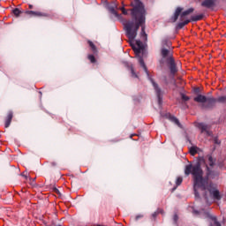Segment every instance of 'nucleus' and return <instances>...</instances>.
<instances>
[{
	"label": "nucleus",
	"mask_w": 226,
	"mask_h": 226,
	"mask_svg": "<svg viewBox=\"0 0 226 226\" xmlns=\"http://www.w3.org/2000/svg\"><path fill=\"white\" fill-rule=\"evenodd\" d=\"M131 6L132 7L130 10L132 20H127L124 24L125 34L131 41H133L137 38L139 29L141 27V37L145 41H147V34H146V15H147V11H146V6L140 0H133Z\"/></svg>",
	"instance_id": "f257e3e1"
},
{
	"label": "nucleus",
	"mask_w": 226,
	"mask_h": 226,
	"mask_svg": "<svg viewBox=\"0 0 226 226\" xmlns=\"http://www.w3.org/2000/svg\"><path fill=\"white\" fill-rule=\"evenodd\" d=\"M185 176H190L192 174L193 177V190L194 195L196 199H200V195L199 194V188L202 192H209L210 197L214 199V200H222V194L218 190L216 185L212 182H208L207 179H204L202 176H204V172L202 171V168L200 167V163L196 162L195 164H187L185 169Z\"/></svg>",
	"instance_id": "f03ea898"
},
{
	"label": "nucleus",
	"mask_w": 226,
	"mask_h": 226,
	"mask_svg": "<svg viewBox=\"0 0 226 226\" xmlns=\"http://www.w3.org/2000/svg\"><path fill=\"white\" fill-rule=\"evenodd\" d=\"M161 56L169 65L171 75H176L177 72V65L174 59V51L172 50V42L169 39H162L161 43Z\"/></svg>",
	"instance_id": "7ed1b4c3"
},
{
	"label": "nucleus",
	"mask_w": 226,
	"mask_h": 226,
	"mask_svg": "<svg viewBox=\"0 0 226 226\" xmlns=\"http://www.w3.org/2000/svg\"><path fill=\"white\" fill-rule=\"evenodd\" d=\"M183 10H184L183 7H177L175 11L173 17L171 18L172 22H177V19H179V16H180L181 22H179L177 25V29H183L185 26H188V24H190L192 20L190 19L185 20V19H186L187 15H190V13H193V11H195L194 8H189L185 11H183Z\"/></svg>",
	"instance_id": "20e7f679"
},
{
	"label": "nucleus",
	"mask_w": 226,
	"mask_h": 226,
	"mask_svg": "<svg viewBox=\"0 0 226 226\" xmlns=\"http://www.w3.org/2000/svg\"><path fill=\"white\" fill-rule=\"evenodd\" d=\"M204 162L207 164H206V169H207V178H203V179H215V177H218V176H220V173H218V171H215L213 170H211V168L215 167V165H216V159L213 157V155L208 154L207 155V159H204V157H200V162H198V163L200 162ZM210 167V168H209Z\"/></svg>",
	"instance_id": "39448f33"
},
{
	"label": "nucleus",
	"mask_w": 226,
	"mask_h": 226,
	"mask_svg": "<svg viewBox=\"0 0 226 226\" xmlns=\"http://www.w3.org/2000/svg\"><path fill=\"white\" fill-rule=\"evenodd\" d=\"M193 100L196 103H208V107H213V105L216 103V99L215 97H207L202 94H198Z\"/></svg>",
	"instance_id": "423d86ee"
},
{
	"label": "nucleus",
	"mask_w": 226,
	"mask_h": 226,
	"mask_svg": "<svg viewBox=\"0 0 226 226\" xmlns=\"http://www.w3.org/2000/svg\"><path fill=\"white\" fill-rule=\"evenodd\" d=\"M25 14L28 15V17H35L38 19H49V17H50V14L40 11H26Z\"/></svg>",
	"instance_id": "0eeeda50"
},
{
	"label": "nucleus",
	"mask_w": 226,
	"mask_h": 226,
	"mask_svg": "<svg viewBox=\"0 0 226 226\" xmlns=\"http://www.w3.org/2000/svg\"><path fill=\"white\" fill-rule=\"evenodd\" d=\"M149 80L152 83L154 89L155 91V94L158 98V103L159 105L162 104V96H163V91H162V88H160V87L156 84V82H154V79H153V78L149 77Z\"/></svg>",
	"instance_id": "6e6552de"
},
{
	"label": "nucleus",
	"mask_w": 226,
	"mask_h": 226,
	"mask_svg": "<svg viewBox=\"0 0 226 226\" xmlns=\"http://www.w3.org/2000/svg\"><path fill=\"white\" fill-rule=\"evenodd\" d=\"M197 128L200 130L201 133H204L207 137H211L213 135V132L210 131L209 125L204 124V123H199L197 124Z\"/></svg>",
	"instance_id": "1a4fd4ad"
},
{
	"label": "nucleus",
	"mask_w": 226,
	"mask_h": 226,
	"mask_svg": "<svg viewBox=\"0 0 226 226\" xmlns=\"http://www.w3.org/2000/svg\"><path fill=\"white\" fill-rule=\"evenodd\" d=\"M12 119H13V111H9L7 113V117H5V122H4L5 128H10V124H11Z\"/></svg>",
	"instance_id": "9d476101"
},
{
	"label": "nucleus",
	"mask_w": 226,
	"mask_h": 226,
	"mask_svg": "<svg viewBox=\"0 0 226 226\" xmlns=\"http://www.w3.org/2000/svg\"><path fill=\"white\" fill-rule=\"evenodd\" d=\"M136 47H132L135 54H140L142 50H144V43H142L139 40L136 41Z\"/></svg>",
	"instance_id": "9b49d317"
},
{
	"label": "nucleus",
	"mask_w": 226,
	"mask_h": 226,
	"mask_svg": "<svg viewBox=\"0 0 226 226\" xmlns=\"http://www.w3.org/2000/svg\"><path fill=\"white\" fill-rule=\"evenodd\" d=\"M189 153L192 156H195V154H200L202 153V149L199 148L197 146L189 147Z\"/></svg>",
	"instance_id": "f8f14e48"
},
{
	"label": "nucleus",
	"mask_w": 226,
	"mask_h": 226,
	"mask_svg": "<svg viewBox=\"0 0 226 226\" xmlns=\"http://www.w3.org/2000/svg\"><path fill=\"white\" fill-rule=\"evenodd\" d=\"M201 6L203 8H213V6H215V0H204L201 3Z\"/></svg>",
	"instance_id": "ddd939ff"
},
{
	"label": "nucleus",
	"mask_w": 226,
	"mask_h": 226,
	"mask_svg": "<svg viewBox=\"0 0 226 226\" xmlns=\"http://www.w3.org/2000/svg\"><path fill=\"white\" fill-rule=\"evenodd\" d=\"M138 61H139L141 68H143L145 73H147V77H149V71H147V66H146V63H144V58H142V56H139L138 58Z\"/></svg>",
	"instance_id": "4468645a"
},
{
	"label": "nucleus",
	"mask_w": 226,
	"mask_h": 226,
	"mask_svg": "<svg viewBox=\"0 0 226 226\" xmlns=\"http://www.w3.org/2000/svg\"><path fill=\"white\" fill-rule=\"evenodd\" d=\"M204 19V14H199V15H194L191 17V22H199V20H202Z\"/></svg>",
	"instance_id": "2eb2a0df"
},
{
	"label": "nucleus",
	"mask_w": 226,
	"mask_h": 226,
	"mask_svg": "<svg viewBox=\"0 0 226 226\" xmlns=\"http://www.w3.org/2000/svg\"><path fill=\"white\" fill-rule=\"evenodd\" d=\"M87 43H88L92 52H94V54H98V49H96V45H94V43L91 41H87Z\"/></svg>",
	"instance_id": "dca6fc26"
},
{
	"label": "nucleus",
	"mask_w": 226,
	"mask_h": 226,
	"mask_svg": "<svg viewBox=\"0 0 226 226\" xmlns=\"http://www.w3.org/2000/svg\"><path fill=\"white\" fill-rule=\"evenodd\" d=\"M170 121H171V123H174L175 124H177V126H181V123H179V119H177V117H176L174 116H170Z\"/></svg>",
	"instance_id": "f3484780"
},
{
	"label": "nucleus",
	"mask_w": 226,
	"mask_h": 226,
	"mask_svg": "<svg viewBox=\"0 0 226 226\" xmlns=\"http://www.w3.org/2000/svg\"><path fill=\"white\" fill-rule=\"evenodd\" d=\"M130 70H131V73H132V77H133L134 79H139V76L137 75V73H135V69H133V65H130Z\"/></svg>",
	"instance_id": "a211bd4d"
},
{
	"label": "nucleus",
	"mask_w": 226,
	"mask_h": 226,
	"mask_svg": "<svg viewBox=\"0 0 226 226\" xmlns=\"http://www.w3.org/2000/svg\"><path fill=\"white\" fill-rule=\"evenodd\" d=\"M12 13L15 15V17H20V14L22 13V11H20V9H19V8H15L12 11Z\"/></svg>",
	"instance_id": "6ab92c4d"
},
{
	"label": "nucleus",
	"mask_w": 226,
	"mask_h": 226,
	"mask_svg": "<svg viewBox=\"0 0 226 226\" xmlns=\"http://www.w3.org/2000/svg\"><path fill=\"white\" fill-rule=\"evenodd\" d=\"M163 215V210L162 209H158L156 212H154V214H152L153 218H156V216H158V215Z\"/></svg>",
	"instance_id": "aec40b11"
},
{
	"label": "nucleus",
	"mask_w": 226,
	"mask_h": 226,
	"mask_svg": "<svg viewBox=\"0 0 226 226\" xmlns=\"http://www.w3.org/2000/svg\"><path fill=\"white\" fill-rule=\"evenodd\" d=\"M216 102H219V103H225L226 96H221V97L217 98Z\"/></svg>",
	"instance_id": "412c9836"
},
{
	"label": "nucleus",
	"mask_w": 226,
	"mask_h": 226,
	"mask_svg": "<svg viewBox=\"0 0 226 226\" xmlns=\"http://www.w3.org/2000/svg\"><path fill=\"white\" fill-rule=\"evenodd\" d=\"M87 57H88L90 63H92V64L96 63V58L93 55H88Z\"/></svg>",
	"instance_id": "4be33fe9"
},
{
	"label": "nucleus",
	"mask_w": 226,
	"mask_h": 226,
	"mask_svg": "<svg viewBox=\"0 0 226 226\" xmlns=\"http://www.w3.org/2000/svg\"><path fill=\"white\" fill-rule=\"evenodd\" d=\"M181 183H183V177H178L177 178V180H176V185H177V186L181 185Z\"/></svg>",
	"instance_id": "5701e85b"
},
{
	"label": "nucleus",
	"mask_w": 226,
	"mask_h": 226,
	"mask_svg": "<svg viewBox=\"0 0 226 226\" xmlns=\"http://www.w3.org/2000/svg\"><path fill=\"white\" fill-rule=\"evenodd\" d=\"M181 98L183 102H188L190 100V97L185 95V94H181Z\"/></svg>",
	"instance_id": "b1692460"
},
{
	"label": "nucleus",
	"mask_w": 226,
	"mask_h": 226,
	"mask_svg": "<svg viewBox=\"0 0 226 226\" xmlns=\"http://www.w3.org/2000/svg\"><path fill=\"white\" fill-rule=\"evenodd\" d=\"M111 13L117 17V19H121V15L117 13V11L114 9L111 10Z\"/></svg>",
	"instance_id": "393cba45"
},
{
	"label": "nucleus",
	"mask_w": 226,
	"mask_h": 226,
	"mask_svg": "<svg viewBox=\"0 0 226 226\" xmlns=\"http://www.w3.org/2000/svg\"><path fill=\"white\" fill-rule=\"evenodd\" d=\"M120 10H121L123 15H128V11H130V10H132V9L126 10L124 7H121Z\"/></svg>",
	"instance_id": "a878e982"
},
{
	"label": "nucleus",
	"mask_w": 226,
	"mask_h": 226,
	"mask_svg": "<svg viewBox=\"0 0 226 226\" xmlns=\"http://www.w3.org/2000/svg\"><path fill=\"white\" fill-rule=\"evenodd\" d=\"M52 192H54V193H56L57 195H61V192H59V189H57L56 187H53Z\"/></svg>",
	"instance_id": "bb28decb"
},
{
	"label": "nucleus",
	"mask_w": 226,
	"mask_h": 226,
	"mask_svg": "<svg viewBox=\"0 0 226 226\" xmlns=\"http://www.w3.org/2000/svg\"><path fill=\"white\" fill-rule=\"evenodd\" d=\"M193 93L195 94H200V87L193 88Z\"/></svg>",
	"instance_id": "cd10ccee"
},
{
	"label": "nucleus",
	"mask_w": 226,
	"mask_h": 226,
	"mask_svg": "<svg viewBox=\"0 0 226 226\" xmlns=\"http://www.w3.org/2000/svg\"><path fill=\"white\" fill-rule=\"evenodd\" d=\"M179 220V217L177 216V215H174V216H173V222H174V223H177V221Z\"/></svg>",
	"instance_id": "c85d7f7f"
},
{
	"label": "nucleus",
	"mask_w": 226,
	"mask_h": 226,
	"mask_svg": "<svg viewBox=\"0 0 226 226\" xmlns=\"http://www.w3.org/2000/svg\"><path fill=\"white\" fill-rule=\"evenodd\" d=\"M219 146H220V142H215L214 145L215 149V147H219Z\"/></svg>",
	"instance_id": "c756f323"
},
{
	"label": "nucleus",
	"mask_w": 226,
	"mask_h": 226,
	"mask_svg": "<svg viewBox=\"0 0 226 226\" xmlns=\"http://www.w3.org/2000/svg\"><path fill=\"white\" fill-rule=\"evenodd\" d=\"M214 142H218V138L217 137L214 138Z\"/></svg>",
	"instance_id": "7c9ffc66"
},
{
	"label": "nucleus",
	"mask_w": 226,
	"mask_h": 226,
	"mask_svg": "<svg viewBox=\"0 0 226 226\" xmlns=\"http://www.w3.org/2000/svg\"><path fill=\"white\" fill-rule=\"evenodd\" d=\"M29 10H33V8H34V6H33V4H29Z\"/></svg>",
	"instance_id": "2f4dec72"
},
{
	"label": "nucleus",
	"mask_w": 226,
	"mask_h": 226,
	"mask_svg": "<svg viewBox=\"0 0 226 226\" xmlns=\"http://www.w3.org/2000/svg\"><path fill=\"white\" fill-rule=\"evenodd\" d=\"M204 198L206 199V200L207 202V193L204 194Z\"/></svg>",
	"instance_id": "473e14b6"
},
{
	"label": "nucleus",
	"mask_w": 226,
	"mask_h": 226,
	"mask_svg": "<svg viewBox=\"0 0 226 226\" xmlns=\"http://www.w3.org/2000/svg\"><path fill=\"white\" fill-rule=\"evenodd\" d=\"M133 137H137V135L132 134V135L130 136L131 139H133Z\"/></svg>",
	"instance_id": "72a5a7b5"
},
{
	"label": "nucleus",
	"mask_w": 226,
	"mask_h": 226,
	"mask_svg": "<svg viewBox=\"0 0 226 226\" xmlns=\"http://www.w3.org/2000/svg\"><path fill=\"white\" fill-rule=\"evenodd\" d=\"M194 215H199V211L193 210Z\"/></svg>",
	"instance_id": "f704fd0d"
},
{
	"label": "nucleus",
	"mask_w": 226,
	"mask_h": 226,
	"mask_svg": "<svg viewBox=\"0 0 226 226\" xmlns=\"http://www.w3.org/2000/svg\"><path fill=\"white\" fill-rule=\"evenodd\" d=\"M139 218H142V215H137L136 220H139Z\"/></svg>",
	"instance_id": "c9c22d12"
},
{
	"label": "nucleus",
	"mask_w": 226,
	"mask_h": 226,
	"mask_svg": "<svg viewBox=\"0 0 226 226\" xmlns=\"http://www.w3.org/2000/svg\"><path fill=\"white\" fill-rule=\"evenodd\" d=\"M24 177L27 178V176L24 175V173L21 174Z\"/></svg>",
	"instance_id": "e433bc0d"
},
{
	"label": "nucleus",
	"mask_w": 226,
	"mask_h": 226,
	"mask_svg": "<svg viewBox=\"0 0 226 226\" xmlns=\"http://www.w3.org/2000/svg\"><path fill=\"white\" fill-rule=\"evenodd\" d=\"M132 140H141L140 138H139L138 139H132Z\"/></svg>",
	"instance_id": "4c0bfd02"
},
{
	"label": "nucleus",
	"mask_w": 226,
	"mask_h": 226,
	"mask_svg": "<svg viewBox=\"0 0 226 226\" xmlns=\"http://www.w3.org/2000/svg\"><path fill=\"white\" fill-rule=\"evenodd\" d=\"M218 166H219V167H223V165H222V163H219Z\"/></svg>",
	"instance_id": "58836bf2"
},
{
	"label": "nucleus",
	"mask_w": 226,
	"mask_h": 226,
	"mask_svg": "<svg viewBox=\"0 0 226 226\" xmlns=\"http://www.w3.org/2000/svg\"><path fill=\"white\" fill-rule=\"evenodd\" d=\"M52 165H53V166H56V162H52Z\"/></svg>",
	"instance_id": "ea45409f"
},
{
	"label": "nucleus",
	"mask_w": 226,
	"mask_h": 226,
	"mask_svg": "<svg viewBox=\"0 0 226 226\" xmlns=\"http://www.w3.org/2000/svg\"><path fill=\"white\" fill-rule=\"evenodd\" d=\"M176 188H177V187H174V188H173V191L176 190Z\"/></svg>",
	"instance_id": "a19ab883"
},
{
	"label": "nucleus",
	"mask_w": 226,
	"mask_h": 226,
	"mask_svg": "<svg viewBox=\"0 0 226 226\" xmlns=\"http://www.w3.org/2000/svg\"><path fill=\"white\" fill-rule=\"evenodd\" d=\"M40 93V94L41 95V92H39Z\"/></svg>",
	"instance_id": "79ce46f5"
}]
</instances>
